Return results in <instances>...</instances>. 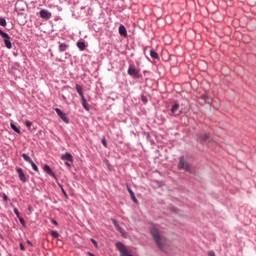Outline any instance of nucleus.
Wrapping results in <instances>:
<instances>
[{
    "instance_id": "nucleus-32",
    "label": "nucleus",
    "mask_w": 256,
    "mask_h": 256,
    "mask_svg": "<svg viewBox=\"0 0 256 256\" xmlns=\"http://www.w3.org/2000/svg\"><path fill=\"white\" fill-rule=\"evenodd\" d=\"M14 213L17 217H19V210L17 208L14 209Z\"/></svg>"
},
{
    "instance_id": "nucleus-5",
    "label": "nucleus",
    "mask_w": 256,
    "mask_h": 256,
    "mask_svg": "<svg viewBox=\"0 0 256 256\" xmlns=\"http://www.w3.org/2000/svg\"><path fill=\"white\" fill-rule=\"evenodd\" d=\"M2 38L4 39V44L7 49H13V44L11 43V37L9 34L5 33L2 35Z\"/></svg>"
},
{
    "instance_id": "nucleus-19",
    "label": "nucleus",
    "mask_w": 256,
    "mask_h": 256,
    "mask_svg": "<svg viewBox=\"0 0 256 256\" xmlns=\"http://www.w3.org/2000/svg\"><path fill=\"white\" fill-rule=\"evenodd\" d=\"M128 193H130V197L134 201V203H137V198L135 197V193H133V190H131V188H128Z\"/></svg>"
},
{
    "instance_id": "nucleus-28",
    "label": "nucleus",
    "mask_w": 256,
    "mask_h": 256,
    "mask_svg": "<svg viewBox=\"0 0 256 256\" xmlns=\"http://www.w3.org/2000/svg\"><path fill=\"white\" fill-rule=\"evenodd\" d=\"M102 144L104 145V147H107V140L105 138L102 139Z\"/></svg>"
},
{
    "instance_id": "nucleus-3",
    "label": "nucleus",
    "mask_w": 256,
    "mask_h": 256,
    "mask_svg": "<svg viewBox=\"0 0 256 256\" xmlns=\"http://www.w3.org/2000/svg\"><path fill=\"white\" fill-rule=\"evenodd\" d=\"M22 158L24 159V161H27V163H30V165L34 171H39V167H37V164L35 162H33L31 157H29V155L22 154Z\"/></svg>"
},
{
    "instance_id": "nucleus-13",
    "label": "nucleus",
    "mask_w": 256,
    "mask_h": 256,
    "mask_svg": "<svg viewBox=\"0 0 256 256\" xmlns=\"http://www.w3.org/2000/svg\"><path fill=\"white\" fill-rule=\"evenodd\" d=\"M111 221H112L114 227H116L117 231H119V233H121V235H123V228H121V226L119 225V222H117L115 220V218H112Z\"/></svg>"
},
{
    "instance_id": "nucleus-40",
    "label": "nucleus",
    "mask_w": 256,
    "mask_h": 256,
    "mask_svg": "<svg viewBox=\"0 0 256 256\" xmlns=\"http://www.w3.org/2000/svg\"><path fill=\"white\" fill-rule=\"evenodd\" d=\"M27 243H28V245H31V241L28 240Z\"/></svg>"
},
{
    "instance_id": "nucleus-31",
    "label": "nucleus",
    "mask_w": 256,
    "mask_h": 256,
    "mask_svg": "<svg viewBox=\"0 0 256 256\" xmlns=\"http://www.w3.org/2000/svg\"><path fill=\"white\" fill-rule=\"evenodd\" d=\"M72 164H73V162H69V161L65 162V165H67V167H71Z\"/></svg>"
},
{
    "instance_id": "nucleus-18",
    "label": "nucleus",
    "mask_w": 256,
    "mask_h": 256,
    "mask_svg": "<svg viewBox=\"0 0 256 256\" xmlns=\"http://www.w3.org/2000/svg\"><path fill=\"white\" fill-rule=\"evenodd\" d=\"M77 47H78V49H80V51H85V48L87 46L85 45V42L79 41V42H77Z\"/></svg>"
},
{
    "instance_id": "nucleus-9",
    "label": "nucleus",
    "mask_w": 256,
    "mask_h": 256,
    "mask_svg": "<svg viewBox=\"0 0 256 256\" xmlns=\"http://www.w3.org/2000/svg\"><path fill=\"white\" fill-rule=\"evenodd\" d=\"M128 75H131L132 77H139V70L134 65H131L128 68Z\"/></svg>"
},
{
    "instance_id": "nucleus-7",
    "label": "nucleus",
    "mask_w": 256,
    "mask_h": 256,
    "mask_svg": "<svg viewBox=\"0 0 256 256\" xmlns=\"http://www.w3.org/2000/svg\"><path fill=\"white\" fill-rule=\"evenodd\" d=\"M178 168L180 170L183 169V171H189V164L185 161V157H180Z\"/></svg>"
},
{
    "instance_id": "nucleus-14",
    "label": "nucleus",
    "mask_w": 256,
    "mask_h": 256,
    "mask_svg": "<svg viewBox=\"0 0 256 256\" xmlns=\"http://www.w3.org/2000/svg\"><path fill=\"white\" fill-rule=\"evenodd\" d=\"M171 113L172 115H179V113H181V111L179 110V104H175L172 106V109H171Z\"/></svg>"
},
{
    "instance_id": "nucleus-4",
    "label": "nucleus",
    "mask_w": 256,
    "mask_h": 256,
    "mask_svg": "<svg viewBox=\"0 0 256 256\" xmlns=\"http://www.w3.org/2000/svg\"><path fill=\"white\" fill-rule=\"evenodd\" d=\"M198 103H200V105H204V103H207L208 105H212L213 103V98L206 96V95H202L199 100Z\"/></svg>"
},
{
    "instance_id": "nucleus-35",
    "label": "nucleus",
    "mask_w": 256,
    "mask_h": 256,
    "mask_svg": "<svg viewBox=\"0 0 256 256\" xmlns=\"http://www.w3.org/2000/svg\"><path fill=\"white\" fill-rule=\"evenodd\" d=\"M91 242L93 243V245H95V247H97V241H95V239H91Z\"/></svg>"
},
{
    "instance_id": "nucleus-10",
    "label": "nucleus",
    "mask_w": 256,
    "mask_h": 256,
    "mask_svg": "<svg viewBox=\"0 0 256 256\" xmlns=\"http://www.w3.org/2000/svg\"><path fill=\"white\" fill-rule=\"evenodd\" d=\"M43 171H45V173H47L48 175H50V177H53L55 179V172L51 169V167H49V165L45 164L43 167Z\"/></svg>"
},
{
    "instance_id": "nucleus-26",
    "label": "nucleus",
    "mask_w": 256,
    "mask_h": 256,
    "mask_svg": "<svg viewBox=\"0 0 256 256\" xmlns=\"http://www.w3.org/2000/svg\"><path fill=\"white\" fill-rule=\"evenodd\" d=\"M198 65H204V68H202V71H205V68L207 67V62L200 61V62H198Z\"/></svg>"
},
{
    "instance_id": "nucleus-2",
    "label": "nucleus",
    "mask_w": 256,
    "mask_h": 256,
    "mask_svg": "<svg viewBox=\"0 0 256 256\" xmlns=\"http://www.w3.org/2000/svg\"><path fill=\"white\" fill-rule=\"evenodd\" d=\"M197 141L199 143H211L213 145V141L211 140V136L209 134H201L198 136Z\"/></svg>"
},
{
    "instance_id": "nucleus-8",
    "label": "nucleus",
    "mask_w": 256,
    "mask_h": 256,
    "mask_svg": "<svg viewBox=\"0 0 256 256\" xmlns=\"http://www.w3.org/2000/svg\"><path fill=\"white\" fill-rule=\"evenodd\" d=\"M16 172L18 173V177H19L20 181H22V183H27V176H25L23 169L17 167Z\"/></svg>"
},
{
    "instance_id": "nucleus-27",
    "label": "nucleus",
    "mask_w": 256,
    "mask_h": 256,
    "mask_svg": "<svg viewBox=\"0 0 256 256\" xmlns=\"http://www.w3.org/2000/svg\"><path fill=\"white\" fill-rule=\"evenodd\" d=\"M141 100L143 101V103H147V101H148L147 98L145 97V95L141 96Z\"/></svg>"
},
{
    "instance_id": "nucleus-36",
    "label": "nucleus",
    "mask_w": 256,
    "mask_h": 256,
    "mask_svg": "<svg viewBox=\"0 0 256 256\" xmlns=\"http://www.w3.org/2000/svg\"><path fill=\"white\" fill-rule=\"evenodd\" d=\"M51 222L53 223V225H59V223H57V221L56 220H51Z\"/></svg>"
},
{
    "instance_id": "nucleus-16",
    "label": "nucleus",
    "mask_w": 256,
    "mask_h": 256,
    "mask_svg": "<svg viewBox=\"0 0 256 256\" xmlns=\"http://www.w3.org/2000/svg\"><path fill=\"white\" fill-rule=\"evenodd\" d=\"M76 91H77V93L80 95L81 99H82L83 97H85V96L83 95V87H81V85L76 84Z\"/></svg>"
},
{
    "instance_id": "nucleus-39",
    "label": "nucleus",
    "mask_w": 256,
    "mask_h": 256,
    "mask_svg": "<svg viewBox=\"0 0 256 256\" xmlns=\"http://www.w3.org/2000/svg\"><path fill=\"white\" fill-rule=\"evenodd\" d=\"M88 255L89 256H95V254L91 253V252H88Z\"/></svg>"
},
{
    "instance_id": "nucleus-37",
    "label": "nucleus",
    "mask_w": 256,
    "mask_h": 256,
    "mask_svg": "<svg viewBox=\"0 0 256 256\" xmlns=\"http://www.w3.org/2000/svg\"><path fill=\"white\" fill-rule=\"evenodd\" d=\"M0 35H1V37H2L3 35H5V32H3V30H1V29H0Z\"/></svg>"
},
{
    "instance_id": "nucleus-6",
    "label": "nucleus",
    "mask_w": 256,
    "mask_h": 256,
    "mask_svg": "<svg viewBox=\"0 0 256 256\" xmlns=\"http://www.w3.org/2000/svg\"><path fill=\"white\" fill-rule=\"evenodd\" d=\"M55 112L57 113L58 117L64 121V123H69V117H67V114L59 108H55Z\"/></svg>"
},
{
    "instance_id": "nucleus-29",
    "label": "nucleus",
    "mask_w": 256,
    "mask_h": 256,
    "mask_svg": "<svg viewBox=\"0 0 256 256\" xmlns=\"http://www.w3.org/2000/svg\"><path fill=\"white\" fill-rule=\"evenodd\" d=\"M61 187V191L63 193V195H65V197H67V192L65 191V189H63V186H60Z\"/></svg>"
},
{
    "instance_id": "nucleus-30",
    "label": "nucleus",
    "mask_w": 256,
    "mask_h": 256,
    "mask_svg": "<svg viewBox=\"0 0 256 256\" xmlns=\"http://www.w3.org/2000/svg\"><path fill=\"white\" fill-rule=\"evenodd\" d=\"M19 221H20L21 225H25V219L19 217Z\"/></svg>"
},
{
    "instance_id": "nucleus-15",
    "label": "nucleus",
    "mask_w": 256,
    "mask_h": 256,
    "mask_svg": "<svg viewBox=\"0 0 256 256\" xmlns=\"http://www.w3.org/2000/svg\"><path fill=\"white\" fill-rule=\"evenodd\" d=\"M119 34L122 35V37H127V29L123 24L119 26Z\"/></svg>"
},
{
    "instance_id": "nucleus-24",
    "label": "nucleus",
    "mask_w": 256,
    "mask_h": 256,
    "mask_svg": "<svg viewBox=\"0 0 256 256\" xmlns=\"http://www.w3.org/2000/svg\"><path fill=\"white\" fill-rule=\"evenodd\" d=\"M0 25L2 27H7V20H5V18H0Z\"/></svg>"
},
{
    "instance_id": "nucleus-20",
    "label": "nucleus",
    "mask_w": 256,
    "mask_h": 256,
    "mask_svg": "<svg viewBox=\"0 0 256 256\" xmlns=\"http://www.w3.org/2000/svg\"><path fill=\"white\" fill-rule=\"evenodd\" d=\"M11 129H13V131H15V133H18V135H21V130H19V128H17V126L13 123L10 124Z\"/></svg>"
},
{
    "instance_id": "nucleus-17",
    "label": "nucleus",
    "mask_w": 256,
    "mask_h": 256,
    "mask_svg": "<svg viewBox=\"0 0 256 256\" xmlns=\"http://www.w3.org/2000/svg\"><path fill=\"white\" fill-rule=\"evenodd\" d=\"M81 101L84 109H86V111H89V104L87 103V99H85V96H82Z\"/></svg>"
},
{
    "instance_id": "nucleus-34",
    "label": "nucleus",
    "mask_w": 256,
    "mask_h": 256,
    "mask_svg": "<svg viewBox=\"0 0 256 256\" xmlns=\"http://www.w3.org/2000/svg\"><path fill=\"white\" fill-rule=\"evenodd\" d=\"M208 256H215V252L214 251H209Z\"/></svg>"
},
{
    "instance_id": "nucleus-21",
    "label": "nucleus",
    "mask_w": 256,
    "mask_h": 256,
    "mask_svg": "<svg viewBox=\"0 0 256 256\" xmlns=\"http://www.w3.org/2000/svg\"><path fill=\"white\" fill-rule=\"evenodd\" d=\"M150 56L152 57V59H159V54H157V52H155L154 50L150 51Z\"/></svg>"
},
{
    "instance_id": "nucleus-11",
    "label": "nucleus",
    "mask_w": 256,
    "mask_h": 256,
    "mask_svg": "<svg viewBox=\"0 0 256 256\" xmlns=\"http://www.w3.org/2000/svg\"><path fill=\"white\" fill-rule=\"evenodd\" d=\"M40 17L42 19H51V12L43 9L40 11Z\"/></svg>"
},
{
    "instance_id": "nucleus-22",
    "label": "nucleus",
    "mask_w": 256,
    "mask_h": 256,
    "mask_svg": "<svg viewBox=\"0 0 256 256\" xmlns=\"http://www.w3.org/2000/svg\"><path fill=\"white\" fill-rule=\"evenodd\" d=\"M67 44H60L59 45V51L63 52V51H67Z\"/></svg>"
},
{
    "instance_id": "nucleus-12",
    "label": "nucleus",
    "mask_w": 256,
    "mask_h": 256,
    "mask_svg": "<svg viewBox=\"0 0 256 256\" xmlns=\"http://www.w3.org/2000/svg\"><path fill=\"white\" fill-rule=\"evenodd\" d=\"M61 159L63 161H68L69 163H73V155H71V153H66L62 155Z\"/></svg>"
},
{
    "instance_id": "nucleus-38",
    "label": "nucleus",
    "mask_w": 256,
    "mask_h": 256,
    "mask_svg": "<svg viewBox=\"0 0 256 256\" xmlns=\"http://www.w3.org/2000/svg\"><path fill=\"white\" fill-rule=\"evenodd\" d=\"M4 201H7V195L3 196Z\"/></svg>"
},
{
    "instance_id": "nucleus-25",
    "label": "nucleus",
    "mask_w": 256,
    "mask_h": 256,
    "mask_svg": "<svg viewBox=\"0 0 256 256\" xmlns=\"http://www.w3.org/2000/svg\"><path fill=\"white\" fill-rule=\"evenodd\" d=\"M25 125L28 129H31L32 125H33V122L29 121V120H26L25 121Z\"/></svg>"
},
{
    "instance_id": "nucleus-33",
    "label": "nucleus",
    "mask_w": 256,
    "mask_h": 256,
    "mask_svg": "<svg viewBox=\"0 0 256 256\" xmlns=\"http://www.w3.org/2000/svg\"><path fill=\"white\" fill-rule=\"evenodd\" d=\"M20 249L21 251H25V245H23V243L20 244Z\"/></svg>"
},
{
    "instance_id": "nucleus-1",
    "label": "nucleus",
    "mask_w": 256,
    "mask_h": 256,
    "mask_svg": "<svg viewBox=\"0 0 256 256\" xmlns=\"http://www.w3.org/2000/svg\"><path fill=\"white\" fill-rule=\"evenodd\" d=\"M150 233L158 247V249H161V251H164L165 249V237L161 236V233L159 232V228L157 226L153 225L150 227Z\"/></svg>"
},
{
    "instance_id": "nucleus-23",
    "label": "nucleus",
    "mask_w": 256,
    "mask_h": 256,
    "mask_svg": "<svg viewBox=\"0 0 256 256\" xmlns=\"http://www.w3.org/2000/svg\"><path fill=\"white\" fill-rule=\"evenodd\" d=\"M51 235H52V237H54V239H59V232L58 231L52 230Z\"/></svg>"
}]
</instances>
